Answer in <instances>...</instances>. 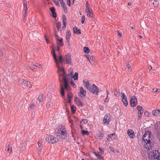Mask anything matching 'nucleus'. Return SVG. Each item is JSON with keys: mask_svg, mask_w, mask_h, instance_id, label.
<instances>
[{"mask_svg": "<svg viewBox=\"0 0 160 160\" xmlns=\"http://www.w3.org/2000/svg\"><path fill=\"white\" fill-rule=\"evenodd\" d=\"M58 71L59 73V82L61 83L62 81L61 79V78H62V79L64 81V89L68 91H69L71 89L70 87L68 85V82L70 80V78H73V72L72 70L70 69L71 72L70 73V75L66 74L64 70V73L63 74L62 72L60 70H58Z\"/></svg>", "mask_w": 160, "mask_h": 160, "instance_id": "f257e3e1", "label": "nucleus"}, {"mask_svg": "<svg viewBox=\"0 0 160 160\" xmlns=\"http://www.w3.org/2000/svg\"><path fill=\"white\" fill-rule=\"evenodd\" d=\"M151 134L149 131H146L142 137V139L144 142L145 148L149 149L152 148V144L151 142L152 139Z\"/></svg>", "mask_w": 160, "mask_h": 160, "instance_id": "f03ea898", "label": "nucleus"}, {"mask_svg": "<svg viewBox=\"0 0 160 160\" xmlns=\"http://www.w3.org/2000/svg\"><path fill=\"white\" fill-rule=\"evenodd\" d=\"M56 132L58 134V136L61 138H65L67 132L66 129L62 126H59L58 129L56 130Z\"/></svg>", "mask_w": 160, "mask_h": 160, "instance_id": "7ed1b4c3", "label": "nucleus"}, {"mask_svg": "<svg viewBox=\"0 0 160 160\" xmlns=\"http://www.w3.org/2000/svg\"><path fill=\"white\" fill-rule=\"evenodd\" d=\"M52 54V55L53 58H54L55 62L56 63V67L58 68V70H60L61 71L62 73H64V68H61L59 67V63L58 62V59L57 58V57L55 52L54 50H52L51 52Z\"/></svg>", "mask_w": 160, "mask_h": 160, "instance_id": "20e7f679", "label": "nucleus"}, {"mask_svg": "<svg viewBox=\"0 0 160 160\" xmlns=\"http://www.w3.org/2000/svg\"><path fill=\"white\" fill-rule=\"evenodd\" d=\"M88 90L91 92L93 94L97 95L99 91V89L97 86L95 84H93L90 86V87L89 89Z\"/></svg>", "mask_w": 160, "mask_h": 160, "instance_id": "39448f33", "label": "nucleus"}, {"mask_svg": "<svg viewBox=\"0 0 160 160\" xmlns=\"http://www.w3.org/2000/svg\"><path fill=\"white\" fill-rule=\"evenodd\" d=\"M46 140L49 143L53 144L58 142V140L54 136L50 135L47 138Z\"/></svg>", "mask_w": 160, "mask_h": 160, "instance_id": "423d86ee", "label": "nucleus"}, {"mask_svg": "<svg viewBox=\"0 0 160 160\" xmlns=\"http://www.w3.org/2000/svg\"><path fill=\"white\" fill-rule=\"evenodd\" d=\"M154 160H160V153L157 150H153L152 151V155Z\"/></svg>", "mask_w": 160, "mask_h": 160, "instance_id": "0eeeda50", "label": "nucleus"}, {"mask_svg": "<svg viewBox=\"0 0 160 160\" xmlns=\"http://www.w3.org/2000/svg\"><path fill=\"white\" fill-rule=\"evenodd\" d=\"M121 95L122 96V100L123 104L125 106H127L128 104L127 97L123 92H122L121 93Z\"/></svg>", "mask_w": 160, "mask_h": 160, "instance_id": "6e6552de", "label": "nucleus"}, {"mask_svg": "<svg viewBox=\"0 0 160 160\" xmlns=\"http://www.w3.org/2000/svg\"><path fill=\"white\" fill-rule=\"evenodd\" d=\"M137 102V100L136 98L134 96H133L131 98L130 101V104L131 106L132 107H135Z\"/></svg>", "mask_w": 160, "mask_h": 160, "instance_id": "1a4fd4ad", "label": "nucleus"}, {"mask_svg": "<svg viewBox=\"0 0 160 160\" xmlns=\"http://www.w3.org/2000/svg\"><path fill=\"white\" fill-rule=\"evenodd\" d=\"M86 94V92L84 89L83 88L81 87L80 88V91L79 93V96L82 98H83L85 97Z\"/></svg>", "mask_w": 160, "mask_h": 160, "instance_id": "9d476101", "label": "nucleus"}, {"mask_svg": "<svg viewBox=\"0 0 160 160\" xmlns=\"http://www.w3.org/2000/svg\"><path fill=\"white\" fill-rule=\"evenodd\" d=\"M56 38L57 40V43L58 46L60 47H62L63 45L62 40L63 39L60 37L57 36L55 35Z\"/></svg>", "mask_w": 160, "mask_h": 160, "instance_id": "9b49d317", "label": "nucleus"}, {"mask_svg": "<svg viewBox=\"0 0 160 160\" xmlns=\"http://www.w3.org/2000/svg\"><path fill=\"white\" fill-rule=\"evenodd\" d=\"M110 121V117L107 115H105L103 118V122L104 124L108 125Z\"/></svg>", "mask_w": 160, "mask_h": 160, "instance_id": "f8f14e48", "label": "nucleus"}, {"mask_svg": "<svg viewBox=\"0 0 160 160\" xmlns=\"http://www.w3.org/2000/svg\"><path fill=\"white\" fill-rule=\"evenodd\" d=\"M65 59L67 64H71L72 61L71 60V54L70 53H69L66 55Z\"/></svg>", "mask_w": 160, "mask_h": 160, "instance_id": "ddd939ff", "label": "nucleus"}, {"mask_svg": "<svg viewBox=\"0 0 160 160\" xmlns=\"http://www.w3.org/2000/svg\"><path fill=\"white\" fill-rule=\"evenodd\" d=\"M127 133L131 138H133L135 136L134 132L132 130L128 129L127 131Z\"/></svg>", "mask_w": 160, "mask_h": 160, "instance_id": "4468645a", "label": "nucleus"}, {"mask_svg": "<svg viewBox=\"0 0 160 160\" xmlns=\"http://www.w3.org/2000/svg\"><path fill=\"white\" fill-rule=\"evenodd\" d=\"M154 129L157 132H159L160 131V122H157L154 125Z\"/></svg>", "mask_w": 160, "mask_h": 160, "instance_id": "2eb2a0df", "label": "nucleus"}, {"mask_svg": "<svg viewBox=\"0 0 160 160\" xmlns=\"http://www.w3.org/2000/svg\"><path fill=\"white\" fill-rule=\"evenodd\" d=\"M71 36V33L69 30H68L67 31L66 34V39L68 43L69 44V39Z\"/></svg>", "mask_w": 160, "mask_h": 160, "instance_id": "dca6fc26", "label": "nucleus"}, {"mask_svg": "<svg viewBox=\"0 0 160 160\" xmlns=\"http://www.w3.org/2000/svg\"><path fill=\"white\" fill-rule=\"evenodd\" d=\"M116 138V136L114 133L112 134H110L108 138H107V139L109 141H111L112 140H115Z\"/></svg>", "mask_w": 160, "mask_h": 160, "instance_id": "f3484780", "label": "nucleus"}, {"mask_svg": "<svg viewBox=\"0 0 160 160\" xmlns=\"http://www.w3.org/2000/svg\"><path fill=\"white\" fill-rule=\"evenodd\" d=\"M62 22H63V29L64 28H65L66 27V17L65 15H63L62 16Z\"/></svg>", "mask_w": 160, "mask_h": 160, "instance_id": "a211bd4d", "label": "nucleus"}, {"mask_svg": "<svg viewBox=\"0 0 160 160\" xmlns=\"http://www.w3.org/2000/svg\"><path fill=\"white\" fill-rule=\"evenodd\" d=\"M73 32L75 33L78 34H79L81 33V30L80 29H78V28L76 27H74L73 28Z\"/></svg>", "mask_w": 160, "mask_h": 160, "instance_id": "6ab92c4d", "label": "nucleus"}, {"mask_svg": "<svg viewBox=\"0 0 160 160\" xmlns=\"http://www.w3.org/2000/svg\"><path fill=\"white\" fill-rule=\"evenodd\" d=\"M152 114L153 116H158L160 115V112L159 110L156 109L153 111Z\"/></svg>", "mask_w": 160, "mask_h": 160, "instance_id": "aec40b11", "label": "nucleus"}, {"mask_svg": "<svg viewBox=\"0 0 160 160\" xmlns=\"http://www.w3.org/2000/svg\"><path fill=\"white\" fill-rule=\"evenodd\" d=\"M51 11L52 13V16L54 18H56L57 16L55 12V9L54 7H51L50 8Z\"/></svg>", "mask_w": 160, "mask_h": 160, "instance_id": "412c9836", "label": "nucleus"}, {"mask_svg": "<svg viewBox=\"0 0 160 160\" xmlns=\"http://www.w3.org/2000/svg\"><path fill=\"white\" fill-rule=\"evenodd\" d=\"M86 13L87 14V15L88 17H89V18H93V13L91 11H89V12H86Z\"/></svg>", "mask_w": 160, "mask_h": 160, "instance_id": "4be33fe9", "label": "nucleus"}, {"mask_svg": "<svg viewBox=\"0 0 160 160\" xmlns=\"http://www.w3.org/2000/svg\"><path fill=\"white\" fill-rule=\"evenodd\" d=\"M93 153L97 157L98 159H102V157L101 156V155L99 154V152H98V153H97L96 152H93Z\"/></svg>", "mask_w": 160, "mask_h": 160, "instance_id": "5701e85b", "label": "nucleus"}, {"mask_svg": "<svg viewBox=\"0 0 160 160\" xmlns=\"http://www.w3.org/2000/svg\"><path fill=\"white\" fill-rule=\"evenodd\" d=\"M76 101L77 103V104L78 106H82V102L79 99H76Z\"/></svg>", "mask_w": 160, "mask_h": 160, "instance_id": "b1692460", "label": "nucleus"}, {"mask_svg": "<svg viewBox=\"0 0 160 160\" xmlns=\"http://www.w3.org/2000/svg\"><path fill=\"white\" fill-rule=\"evenodd\" d=\"M43 95V94H41L38 97V100L40 102H43L44 98Z\"/></svg>", "mask_w": 160, "mask_h": 160, "instance_id": "393cba45", "label": "nucleus"}, {"mask_svg": "<svg viewBox=\"0 0 160 160\" xmlns=\"http://www.w3.org/2000/svg\"><path fill=\"white\" fill-rule=\"evenodd\" d=\"M64 59H63L62 55H60L58 57V62L59 63H62L63 62Z\"/></svg>", "mask_w": 160, "mask_h": 160, "instance_id": "a878e982", "label": "nucleus"}, {"mask_svg": "<svg viewBox=\"0 0 160 160\" xmlns=\"http://www.w3.org/2000/svg\"><path fill=\"white\" fill-rule=\"evenodd\" d=\"M60 92L61 95L62 96H64V88L63 87V86L62 85H61L60 87Z\"/></svg>", "mask_w": 160, "mask_h": 160, "instance_id": "bb28decb", "label": "nucleus"}, {"mask_svg": "<svg viewBox=\"0 0 160 160\" xmlns=\"http://www.w3.org/2000/svg\"><path fill=\"white\" fill-rule=\"evenodd\" d=\"M68 97L69 102L70 103L71 102L70 99L72 98V93L71 92L69 93L68 94Z\"/></svg>", "mask_w": 160, "mask_h": 160, "instance_id": "cd10ccee", "label": "nucleus"}, {"mask_svg": "<svg viewBox=\"0 0 160 160\" xmlns=\"http://www.w3.org/2000/svg\"><path fill=\"white\" fill-rule=\"evenodd\" d=\"M88 60L90 63H91V61H92L93 57L91 56L88 55L86 56Z\"/></svg>", "mask_w": 160, "mask_h": 160, "instance_id": "c85d7f7f", "label": "nucleus"}, {"mask_svg": "<svg viewBox=\"0 0 160 160\" xmlns=\"http://www.w3.org/2000/svg\"><path fill=\"white\" fill-rule=\"evenodd\" d=\"M35 105L33 103H31L30 105V106L28 108V109L29 110H30L32 109H33V108L35 107Z\"/></svg>", "mask_w": 160, "mask_h": 160, "instance_id": "c756f323", "label": "nucleus"}, {"mask_svg": "<svg viewBox=\"0 0 160 160\" xmlns=\"http://www.w3.org/2000/svg\"><path fill=\"white\" fill-rule=\"evenodd\" d=\"M71 110L72 113H75L76 110V107L74 105L71 106Z\"/></svg>", "mask_w": 160, "mask_h": 160, "instance_id": "7c9ffc66", "label": "nucleus"}, {"mask_svg": "<svg viewBox=\"0 0 160 160\" xmlns=\"http://www.w3.org/2000/svg\"><path fill=\"white\" fill-rule=\"evenodd\" d=\"M82 133L83 135H88L89 134V132L88 131L82 130Z\"/></svg>", "mask_w": 160, "mask_h": 160, "instance_id": "2f4dec72", "label": "nucleus"}, {"mask_svg": "<svg viewBox=\"0 0 160 160\" xmlns=\"http://www.w3.org/2000/svg\"><path fill=\"white\" fill-rule=\"evenodd\" d=\"M143 113V112L142 111L138 112V120L140 119L142 117V114Z\"/></svg>", "mask_w": 160, "mask_h": 160, "instance_id": "473e14b6", "label": "nucleus"}, {"mask_svg": "<svg viewBox=\"0 0 160 160\" xmlns=\"http://www.w3.org/2000/svg\"><path fill=\"white\" fill-rule=\"evenodd\" d=\"M153 4L154 7H156L158 6L159 3L156 0H154V2H153Z\"/></svg>", "mask_w": 160, "mask_h": 160, "instance_id": "72a5a7b5", "label": "nucleus"}, {"mask_svg": "<svg viewBox=\"0 0 160 160\" xmlns=\"http://www.w3.org/2000/svg\"><path fill=\"white\" fill-rule=\"evenodd\" d=\"M7 150L9 152V153H11V152H12V149L9 146V145H7Z\"/></svg>", "mask_w": 160, "mask_h": 160, "instance_id": "f704fd0d", "label": "nucleus"}, {"mask_svg": "<svg viewBox=\"0 0 160 160\" xmlns=\"http://www.w3.org/2000/svg\"><path fill=\"white\" fill-rule=\"evenodd\" d=\"M84 51L85 53H88L89 51V49L87 47H84Z\"/></svg>", "mask_w": 160, "mask_h": 160, "instance_id": "c9c22d12", "label": "nucleus"}, {"mask_svg": "<svg viewBox=\"0 0 160 160\" xmlns=\"http://www.w3.org/2000/svg\"><path fill=\"white\" fill-rule=\"evenodd\" d=\"M24 12L23 13V15L25 16L26 13L28 11V8L27 7V6H26V7H25V6H24Z\"/></svg>", "mask_w": 160, "mask_h": 160, "instance_id": "e433bc0d", "label": "nucleus"}, {"mask_svg": "<svg viewBox=\"0 0 160 160\" xmlns=\"http://www.w3.org/2000/svg\"><path fill=\"white\" fill-rule=\"evenodd\" d=\"M78 74L77 72H75V73L74 75L73 76V78H74V79L76 80L78 79Z\"/></svg>", "mask_w": 160, "mask_h": 160, "instance_id": "4c0bfd02", "label": "nucleus"}, {"mask_svg": "<svg viewBox=\"0 0 160 160\" xmlns=\"http://www.w3.org/2000/svg\"><path fill=\"white\" fill-rule=\"evenodd\" d=\"M152 91L154 92H159L160 91V90L157 88H153Z\"/></svg>", "mask_w": 160, "mask_h": 160, "instance_id": "58836bf2", "label": "nucleus"}, {"mask_svg": "<svg viewBox=\"0 0 160 160\" xmlns=\"http://www.w3.org/2000/svg\"><path fill=\"white\" fill-rule=\"evenodd\" d=\"M61 26V22H58L57 23L56 27H57V29H58V30H59V29L60 28Z\"/></svg>", "mask_w": 160, "mask_h": 160, "instance_id": "ea45409f", "label": "nucleus"}, {"mask_svg": "<svg viewBox=\"0 0 160 160\" xmlns=\"http://www.w3.org/2000/svg\"><path fill=\"white\" fill-rule=\"evenodd\" d=\"M63 9L65 13H66L67 12V7L65 6H62Z\"/></svg>", "mask_w": 160, "mask_h": 160, "instance_id": "a19ab883", "label": "nucleus"}, {"mask_svg": "<svg viewBox=\"0 0 160 160\" xmlns=\"http://www.w3.org/2000/svg\"><path fill=\"white\" fill-rule=\"evenodd\" d=\"M85 20V16L83 15L82 16L81 22L82 24L84 23Z\"/></svg>", "mask_w": 160, "mask_h": 160, "instance_id": "79ce46f5", "label": "nucleus"}, {"mask_svg": "<svg viewBox=\"0 0 160 160\" xmlns=\"http://www.w3.org/2000/svg\"><path fill=\"white\" fill-rule=\"evenodd\" d=\"M137 109L138 112L142 111V108L140 106H137Z\"/></svg>", "mask_w": 160, "mask_h": 160, "instance_id": "37998d69", "label": "nucleus"}, {"mask_svg": "<svg viewBox=\"0 0 160 160\" xmlns=\"http://www.w3.org/2000/svg\"><path fill=\"white\" fill-rule=\"evenodd\" d=\"M70 82L71 85L74 88H75L76 87V85H75V83L72 81V80H71L70 81Z\"/></svg>", "mask_w": 160, "mask_h": 160, "instance_id": "c03bdc74", "label": "nucleus"}, {"mask_svg": "<svg viewBox=\"0 0 160 160\" xmlns=\"http://www.w3.org/2000/svg\"><path fill=\"white\" fill-rule=\"evenodd\" d=\"M38 144L39 147H41L42 145V142L41 141H39L38 142Z\"/></svg>", "mask_w": 160, "mask_h": 160, "instance_id": "a18cd8bd", "label": "nucleus"}, {"mask_svg": "<svg viewBox=\"0 0 160 160\" xmlns=\"http://www.w3.org/2000/svg\"><path fill=\"white\" fill-rule=\"evenodd\" d=\"M89 11H90V9L89 7H86L85 9V12H89Z\"/></svg>", "mask_w": 160, "mask_h": 160, "instance_id": "49530a36", "label": "nucleus"}, {"mask_svg": "<svg viewBox=\"0 0 160 160\" xmlns=\"http://www.w3.org/2000/svg\"><path fill=\"white\" fill-rule=\"evenodd\" d=\"M26 85L29 87H31V85L30 84V82L29 81H27Z\"/></svg>", "mask_w": 160, "mask_h": 160, "instance_id": "de8ad7c7", "label": "nucleus"}, {"mask_svg": "<svg viewBox=\"0 0 160 160\" xmlns=\"http://www.w3.org/2000/svg\"><path fill=\"white\" fill-rule=\"evenodd\" d=\"M83 83L85 85V84H87V83H89V82L88 81L87 79H84L83 80Z\"/></svg>", "mask_w": 160, "mask_h": 160, "instance_id": "09e8293b", "label": "nucleus"}, {"mask_svg": "<svg viewBox=\"0 0 160 160\" xmlns=\"http://www.w3.org/2000/svg\"><path fill=\"white\" fill-rule=\"evenodd\" d=\"M90 84L89 82V83H87V84L85 85V86L87 88L88 90L90 88Z\"/></svg>", "mask_w": 160, "mask_h": 160, "instance_id": "8fccbe9b", "label": "nucleus"}, {"mask_svg": "<svg viewBox=\"0 0 160 160\" xmlns=\"http://www.w3.org/2000/svg\"><path fill=\"white\" fill-rule=\"evenodd\" d=\"M54 4L58 7L60 6V4L58 1H54Z\"/></svg>", "mask_w": 160, "mask_h": 160, "instance_id": "3c124183", "label": "nucleus"}, {"mask_svg": "<svg viewBox=\"0 0 160 160\" xmlns=\"http://www.w3.org/2000/svg\"><path fill=\"white\" fill-rule=\"evenodd\" d=\"M60 2L61 3L62 6L65 5V3L63 2V0H62Z\"/></svg>", "mask_w": 160, "mask_h": 160, "instance_id": "603ef678", "label": "nucleus"}, {"mask_svg": "<svg viewBox=\"0 0 160 160\" xmlns=\"http://www.w3.org/2000/svg\"><path fill=\"white\" fill-rule=\"evenodd\" d=\"M82 121L84 124H86L88 122V120L86 119H82Z\"/></svg>", "mask_w": 160, "mask_h": 160, "instance_id": "864d4df0", "label": "nucleus"}, {"mask_svg": "<svg viewBox=\"0 0 160 160\" xmlns=\"http://www.w3.org/2000/svg\"><path fill=\"white\" fill-rule=\"evenodd\" d=\"M99 149L100 152H104V148L99 147Z\"/></svg>", "mask_w": 160, "mask_h": 160, "instance_id": "5fc2aeb1", "label": "nucleus"}, {"mask_svg": "<svg viewBox=\"0 0 160 160\" xmlns=\"http://www.w3.org/2000/svg\"><path fill=\"white\" fill-rule=\"evenodd\" d=\"M131 67V65L129 64H128L127 65V67L129 69L128 70L129 71H130L131 70L130 69Z\"/></svg>", "mask_w": 160, "mask_h": 160, "instance_id": "6e6d98bb", "label": "nucleus"}, {"mask_svg": "<svg viewBox=\"0 0 160 160\" xmlns=\"http://www.w3.org/2000/svg\"><path fill=\"white\" fill-rule=\"evenodd\" d=\"M67 5L68 6H70V4H71L70 0H67Z\"/></svg>", "mask_w": 160, "mask_h": 160, "instance_id": "4d7b16f0", "label": "nucleus"}, {"mask_svg": "<svg viewBox=\"0 0 160 160\" xmlns=\"http://www.w3.org/2000/svg\"><path fill=\"white\" fill-rule=\"evenodd\" d=\"M36 67H38L39 68H40V67H41V66L40 64H38V63H35V64L34 65Z\"/></svg>", "mask_w": 160, "mask_h": 160, "instance_id": "13d9d810", "label": "nucleus"}, {"mask_svg": "<svg viewBox=\"0 0 160 160\" xmlns=\"http://www.w3.org/2000/svg\"><path fill=\"white\" fill-rule=\"evenodd\" d=\"M157 137L159 140L160 141V131L159 132H158V133L157 135Z\"/></svg>", "mask_w": 160, "mask_h": 160, "instance_id": "bf43d9fd", "label": "nucleus"}, {"mask_svg": "<svg viewBox=\"0 0 160 160\" xmlns=\"http://www.w3.org/2000/svg\"><path fill=\"white\" fill-rule=\"evenodd\" d=\"M23 80V82H22V84L23 85H26V82H27V81H26L25 80Z\"/></svg>", "mask_w": 160, "mask_h": 160, "instance_id": "052dcab7", "label": "nucleus"}, {"mask_svg": "<svg viewBox=\"0 0 160 160\" xmlns=\"http://www.w3.org/2000/svg\"><path fill=\"white\" fill-rule=\"evenodd\" d=\"M108 96H106V99L104 100V102H107L108 101L109 99H108Z\"/></svg>", "mask_w": 160, "mask_h": 160, "instance_id": "680f3d73", "label": "nucleus"}, {"mask_svg": "<svg viewBox=\"0 0 160 160\" xmlns=\"http://www.w3.org/2000/svg\"><path fill=\"white\" fill-rule=\"evenodd\" d=\"M152 68V67L151 66L148 65V69L149 71L151 70Z\"/></svg>", "mask_w": 160, "mask_h": 160, "instance_id": "e2e57ef3", "label": "nucleus"}, {"mask_svg": "<svg viewBox=\"0 0 160 160\" xmlns=\"http://www.w3.org/2000/svg\"><path fill=\"white\" fill-rule=\"evenodd\" d=\"M3 55V52L2 50L0 48V56H2Z\"/></svg>", "mask_w": 160, "mask_h": 160, "instance_id": "0e129e2a", "label": "nucleus"}, {"mask_svg": "<svg viewBox=\"0 0 160 160\" xmlns=\"http://www.w3.org/2000/svg\"><path fill=\"white\" fill-rule=\"evenodd\" d=\"M24 6H25V7H26V6H27V2L25 0H24Z\"/></svg>", "mask_w": 160, "mask_h": 160, "instance_id": "69168bd1", "label": "nucleus"}, {"mask_svg": "<svg viewBox=\"0 0 160 160\" xmlns=\"http://www.w3.org/2000/svg\"><path fill=\"white\" fill-rule=\"evenodd\" d=\"M109 150L110 151H111L114 152V149H113V148H112V147H109Z\"/></svg>", "mask_w": 160, "mask_h": 160, "instance_id": "338daca9", "label": "nucleus"}, {"mask_svg": "<svg viewBox=\"0 0 160 160\" xmlns=\"http://www.w3.org/2000/svg\"><path fill=\"white\" fill-rule=\"evenodd\" d=\"M41 149H42L41 148H40L38 150V153L39 154V156H40V154H41V152H42Z\"/></svg>", "mask_w": 160, "mask_h": 160, "instance_id": "774afa93", "label": "nucleus"}]
</instances>
